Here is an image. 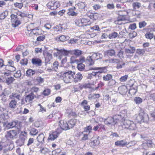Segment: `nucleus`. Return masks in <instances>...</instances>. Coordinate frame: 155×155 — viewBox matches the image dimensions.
Segmentation results:
<instances>
[{"instance_id":"473e14b6","label":"nucleus","mask_w":155,"mask_h":155,"mask_svg":"<svg viewBox=\"0 0 155 155\" xmlns=\"http://www.w3.org/2000/svg\"><path fill=\"white\" fill-rule=\"evenodd\" d=\"M118 36V33L115 32H114L108 35V37L109 39H111L112 38H117Z\"/></svg>"},{"instance_id":"b1692460","label":"nucleus","mask_w":155,"mask_h":155,"mask_svg":"<svg viewBox=\"0 0 155 155\" xmlns=\"http://www.w3.org/2000/svg\"><path fill=\"white\" fill-rule=\"evenodd\" d=\"M58 137L57 133L55 132H53L51 134H49V136L48 139L51 140H54Z\"/></svg>"},{"instance_id":"393cba45","label":"nucleus","mask_w":155,"mask_h":155,"mask_svg":"<svg viewBox=\"0 0 155 155\" xmlns=\"http://www.w3.org/2000/svg\"><path fill=\"white\" fill-rule=\"evenodd\" d=\"M16 105L17 101L15 99L12 100L9 104V107L12 109H15L16 106Z\"/></svg>"},{"instance_id":"bb28decb","label":"nucleus","mask_w":155,"mask_h":155,"mask_svg":"<svg viewBox=\"0 0 155 155\" xmlns=\"http://www.w3.org/2000/svg\"><path fill=\"white\" fill-rule=\"evenodd\" d=\"M130 49L125 48V52L126 53L129 54H133L134 53L136 50L135 48L133 47H130Z\"/></svg>"},{"instance_id":"0e129e2a","label":"nucleus","mask_w":155,"mask_h":155,"mask_svg":"<svg viewBox=\"0 0 155 155\" xmlns=\"http://www.w3.org/2000/svg\"><path fill=\"white\" fill-rule=\"evenodd\" d=\"M93 54H95L97 55V56L95 58H98V59H101L102 58L103 55L101 54L97 53H94Z\"/></svg>"},{"instance_id":"69168bd1","label":"nucleus","mask_w":155,"mask_h":155,"mask_svg":"<svg viewBox=\"0 0 155 155\" xmlns=\"http://www.w3.org/2000/svg\"><path fill=\"white\" fill-rule=\"evenodd\" d=\"M75 25L79 26H81V25H80V23H81V19H76L75 20Z\"/></svg>"},{"instance_id":"1a4fd4ad","label":"nucleus","mask_w":155,"mask_h":155,"mask_svg":"<svg viewBox=\"0 0 155 155\" xmlns=\"http://www.w3.org/2000/svg\"><path fill=\"white\" fill-rule=\"evenodd\" d=\"M97 55L95 54H92L91 56H89L87 58V60L88 61L90 62L89 65L91 66L94 64V60H98V58H95Z\"/></svg>"},{"instance_id":"0eeeda50","label":"nucleus","mask_w":155,"mask_h":155,"mask_svg":"<svg viewBox=\"0 0 155 155\" xmlns=\"http://www.w3.org/2000/svg\"><path fill=\"white\" fill-rule=\"evenodd\" d=\"M129 93L131 95L135 94L137 91V86L134 83L130 86Z\"/></svg>"},{"instance_id":"9d476101","label":"nucleus","mask_w":155,"mask_h":155,"mask_svg":"<svg viewBox=\"0 0 155 155\" xmlns=\"http://www.w3.org/2000/svg\"><path fill=\"white\" fill-rule=\"evenodd\" d=\"M59 126L63 130H66L69 129L68 123L66 121H60Z\"/></svg>"},{"instance_id":"4be33fe9","label":"nucleus","mask_w":155,"mask_h":155,"mask_svg":"<svg viewBox=\"0 0 155 155\" xmlns=\"http://www.w3.org/2000/svg\"><path fill=\"white\" fill-rule=\"evenodd\" d=\"M69 38V37L68 36H65L64 35H62L58 37H57L56 39L58 41H66Z\"/></svg>"},{"instance_id":"de8ad7c7","label":"nucleus","mask_w":155,"mask_h":155,"mask_svg":"<svg viewBox=\"0 0 155 155\" xmlns=\"http://www.w3.org/2000/svg\"><path fill=\"white\" fill-rule=\"evenodd\" d=\"M147 24V23L145 21H140L139 23V28H141L143 27H144Z\"/></svg>"},{"instance_id":"2f4dec72","label":"nucleus","mask_w":155,"mask_h":155,"mask_svg":"<svg viewBox=\"0 0 155 155\" xmlns=\"http://www.w3.org/2000/svg\"><path fill=\"white\" fill-rule=\"evenodd\" d=\"M77 5L79 8L81 9H84L86 6V5L85 2H79L77 4Z\"/></svg>"},{"instance_id":"49530a36","label":"nucleus","mask_w":155,"mask_h":155,"mask_svg":"<svg viewBox=\"0 0 155 155\" xmlns=\"http://www.w3.org/2000/svg\"><path fill=\"white\" fill-rule=\"evenodd\" d=\"M28 60L27 58H24L21 60L20 63L23 65H27L28 63Z\"/></svg>"},{"instance_id":"412c9836","label":"nucleus","mask_w":155,"mask_h":155,"mask_svg":"<svg viewBox=\"0 0 155 155\" xmlns=\"http://www.w3.org/2000/svg\"><path fill=\"white\" fill-rule=\"evenodd\" d=\"M10 94V91L7 89H5L4 91L2 92L0 96L2 97L3 99H6V97L8 96Z\"/></svg>"},{"instance_id":"20e7f679","label":"nucleus","mask_w":155,"mask_h":155,"mask_svg":"<svg viewBox=\"0 0 155 155\" xmlns=\"http://www.w3.org/2000/svg\"><path fill=\"white\" fill-rule=\"evenodd\" d=\"M21 132V130L17 128L16 130H12L7 131L5 137L8 139H13L17 138V134Z\"/></svg>"},{"instance_id":"ea45409f","label":"nucleus","mask_w":155,"mask_h":155,"mask_svg":"<svg viewBox=\"0 0 155 155\" xmlns=\"http://www.w3.org/2000/svg\"><path fill=\"white\" fill-rule=\"evenodd\" d=\"M120 91L121 93L125 94L127 91V89L126 86H123L120 87Z\"/></svg>"},{"instance_id":"338daca9","label":"nucleus","mask_w":155,"mask_h":155,"mask_svg":"<svg viewBox=\"0 0 155 155\" xmlns=\"http://www.w3.org/2000/svg\"><path fill=\"white\" fill-rule=\"evenodd\" d=\"M107 7L108 9H112L114 8L115 7L114 4H108L107 5Z\"/></svg>"},{"instance_id":"ddd939ff","label":"nucleus","mask_w":155,"mask_h":155,"mask_svg":"<svg viewBox=\"0 0 155 155\" xmlns=\"http://www.w3.org/2000/svg\"><path fill=\"white\" fill-rule=\"evenodd\" d=\"M31 62L34 65L40 66L41 64L42 61L39 58H34L32 59Z\"/></svg>"},{"instance_id":"72a5a7b5","label":"nucleus","mask_w":155,"mask_h":155,"mask_svg":"<svg viewBox=\"0 0 155 155\" xmlns=\"http://www.w3.org/2000/svg\"><path fill=\"white\" fill-rule=\"evenodd\" d=\"M77 68L80 71H83L84 69L85 65L83 64L82 63H80L77 64Z\"/></svg>"},{"instance_id":"a878e982","label":"nucleus","mask_w":155,"mask_h":155,"mask_svg":"<svg viewBox=\"0 0 155 155\" xmlns=\"http://www.w3.org/2000/svg\"><path fill=\"white\" fill-rule=\"evenodd\" d=\"M13 23L12 24V26L13 28H16L18 27L21 24V22L19 20H13Z\"/></svg>"},{"instance_id":"a211bd4d","label":"nucleus","mask_w":155,"mask_h":155,"mask_svg":"<svg viewBox=\"0 0 155 155\" xmlns=\"http://www.w3.org/2000/svg\"><path fill=\"white\" fill-rule=\"evenodd\" d=\"M77 123V120L75 119H71L70 120L68 123L69 126V129L73 128L75 125Z\"/></svg>"},{"instance_id":"79ce46f5","label":"nucleus","mask_w":155,"mask_h":155,"mask_svg":"<svg viewBox=\"0 0 155 155\" xmlns=\"http://www.w3.org/2000/svg\"><path fill=\"white\" fill-rule=\"evenodd\" d=\"M92 127L90 125L88 126L85 127L84 132L88 133V134L91 132Z\"/></svg>"},{"instance_id":"8fccbe9b","label":"nucleus","mask_w":155,"mask_h":155,"mask_svg":"<svg viewBox=\"0 0 155 155\" xmlns=\"http://www.w3.org/2000/svg\"><path fill=\"white\" fill-rule=\"evenodd\" d=\"M99 70H100V71L97 72L98 74H99L101 73L105 72L107 71V69L105 67H101Z\"/></svg>"},{"instance_id":"774afa93","label":"nucleus","mask_w":155,"mask_h":155,"mask_svg":"<svg viewBox=\"0 0 155 155\" xmlns=\"http://www.w3.org/2000/svg\"><path fill=\"white\" fill-rule=\"evenodd\" d=\"M62 130V129L60 127V128H57L56 130L54 132L56 133L57 135L58 136V135L61 132Z\"/></svg>"},{"instance_id":"13d9d810","label":"nucleus","mask_w":155,"mask_h":155,"mask_svg":"<svg viewBox=\"0 0 155 155\" xmlns=\"http://www.w3.org/2000/svg\"><path fill=\"white\" fill-rule=\"evenodd\" d=\"M16 142L18 143L19 145L20 146H21L24 145L25 141L18 139V140H17Z\"/></svg>"},{"instance_id":"c756f323","label":"nucleus","mask_w":155,"mask_h":155,"mask_svg":"<svg viewBox=\"0 0 155 155\" xmlns=\"http://www.w3.org/2000/svg\"><path fill=\"white\" fill-rule=\"evenodd\" d=\"M39 148H41L40 150V152L41 153L45 154L49 152V150L46 147L42 148L41 146H40Z\"/></svg>"},{"instance_id":"09e8293b","label":"nucleus","mask_w":155,"mask_h":155,"mask_svg":"<svg viewBox=\"0 0 155 155\" xmlns=\"http://www.w3.org/2000/svg\"><path fill=\"white\" fill-rule=\"evenodd\" d=\"M132 5L134 9H135L136 7H137V8H139L141 6V4L138 2H136L133 3Z\"/></svg>"},{"instance_id":"aec40b11","label":"nucleus","mask_w":155,"mask_h":155,"mask_svg":"<svg viewBox=\"0 0 155 155\" xmlns=\"http://www.w3.org/2000/svg\"><path fill=\"white\" fill-rule=\"evenodd\" d=\"M45 136L43 133H41L38 135L37 138L38 141L40 143L42 144H44V142Z\"/></svg>"},{"instance_id":"cd10ccee","label":"nucleus","mask_w":155,"mask_h":155,"mask_svg":"<svg viewBox=\"0 0 155 155\" xmlns=\"http://www.w3.org/2000/svg\"><path fill=\"white\" fill-rule=\"evenodd\" d=\"M113 78V76L110 74H107L103 77V79L104 81H109Z\"/></svg>"},{"instance_id":"9b49d317","label":"nucleus","mask_w":155,"mask_h":155,"mask_svg":"<svg viewBox=\"0 0 155 155\" xmlns=\"http://www.w3.org/2000/svg\"><path fill=\"white\" fill-rule=\"evenodd\" d=\"M115 54V51L113 49L108 50L104 51V57L106 56L112 57L114 56Z\"/></svg>"},{"instance_id":"c85d7f7f","label":"nucleus","mask_w":155,"mask_h":155,"mask_svg":"<svg viewBox=\"0 0 155 155\" xmlns=\"http://www.w3.org/2000/svg\"><path fill=\"white\" fill-rule=\"evenodd\" d=\"M134 101L137 104H140L143 101V99L139 97H135L134 99Z\"/></svg>"},{"instance_id":"052dcab7","label":"nucleus","mask_w":155,"mask_h":155,"mask_svg":"<svg viewBox=\"0 0 155 155\" xmlns=\"http://www.w3.org/2000/svg\"><path fill=\"white\" fill-rule=\"evenodd\" d=\"M45 35L40 36L37 38V40L38 41H43L45 39Z\"/></svg>"},{"instance_id":"680f3d73","label":"nucleus","mask_w":155,"mask_h":155,"mask_svg":"<svg viewBox=\"0 0 155 155\" xmlns=\"http://www.w3.org/2000/svg\"><path fill=\"white\" fill-rule=\"evenodd\" d=\"M129 28L132 30H134L136 28V23H133L130 24L129 27Z\"/></svg>"},{"instance_id":"f8f14e48","label":"nucleus","mask_w":155,"mask_h":155,"mask_svg":"<svg viewBox=\"0 0 155 155\" xmlns=\"http://www.w3.org/2000/svg\"><path fill=\"white\" fill-rule=\"evenodd\" d=\"M129 143H128L125 140H123L116 142L115 143V145L116 146L123 147L128 144Z\"/></svg>"},{"instance_id":"f704fd0d","label":"nucleus","mask_w":155,"mask_h":155,"mask_svg":"<svg viewBox=\"0 0 155 155\" xmlns=\"http://www.w3.org/2000/svg\"><path fill=\"white\" fill-rule=\"evenodd\" d=\"M85 62V58L84 56H81L79 59H76L75 61V63H76L78 64L79 63H82Z\"/></svg>"},{"instance_id":"f03ea898","label":"nucleus","mask_w":155,"mask_h":155,"mask_svg":"<svg viewBox=\"0 0 155 155\" xmlns=\"http://www.w3.org/2000/svg\"><path fill=\"white\" fill-rule=\"evenodd\" d=\"M149 119L148 114L143 110L141 109L140 110L139 115L136 118L137 122L140 123L142 122L147 123L149 122Z\"/></svg>"},{"instance_id":"39448f33","label":"nucleus","mask_w":155,"mask_h":155,"mask_svg":"<svg viewBox=\"0 0 155 155\" xmlns=\"http://www.w3.org/2000/svg\"><path fill=\"white\" fill-rule=\"evenodd\" d=\"M75 72H73L71 71H68L65 72H61L60 73L61 75H59L60 77H63V80L65 82L66 79L69 80L71 79V77L74 78V76L75 75Z\"/></svg>"},{"instance_id":"6e6552de","label":"nucleus","mask_w":155,"mask_h":155,"mask_svg":"<svg viewBox=\"0 0 155 155\" xmlns=\"http://www.w3.org/2000/svg\"><path fill=\"white\" fill-rule=\"evenodd\" d=\"M57 51H59V52L60 53V56H59L58 59L60 60L61 58V56L62 55L67 56L69 54H71V50L67 51L64 49L59 50L58 48L55 49Z\"/></svg>"},{"instance_id":"6ab92c4d","label":"nucleus","mask_w":155,"mask_h":155,"mask_svg":"<svg viewBox=\"0 0 155 155\" xmlns=\"http://www.w3.org/2000/svg\"><path fill=\"white\" fill-rule=\"evenodd\" d=\"M83 53L82 51L78 49H75L72 51L71 50V54H74L76 57H78Z\"/></svg>"},{"instance_id":"603ef678","label":"nucleus","mask_w":155,"mask_h":155,"mask_svg":"<svg viewBox=\"0 0 155 155\" xmlns=\"http://www.w3.org/2000/svg\"><path fill=\"white\" fill-rule=\"evenodd\" d=\"M128 78V76L127 75H125L121 77L120 78V80L121 82H124L127 80Z\"/></svg>"},{"instance_id":"6e6d98bb","label":"nucleus","mask_w":155,"mask_h":155,"mask_svg":"<svg viewBox=\"0 0 155 155\" xmlns=\"http://www.w3.org/2000/svg\"><path fill=\"white\" fill-rule=\"evenodd\" d=\"M14 6L15 7H18L19 8H21L23 7V4L21 3L16 2L14 3Z\"/></svg>"},{"instance_id":"a19ab883","label":"nucleus","mask_w":155,"mask_h":155,"mask_svg":"<svg viewBox=\"0 0 155 155\" xmlns=\"http://www.w3.org/2000/svg\"><path fill=\"white\" fill-rule=\"evenodd\" d=\"M145 35L146 38L150 39H151L153 37V34L150 32H147Z\"/></svg>"},{"instance_id":"423d86ee","label":"nucleus","mask_w":155,"mask_h":155,"mask_svg":"<svg viewBox=\"0 0 155 155\" xmlns=\"http://www.w3.org/2000/svg\"><path fill=\"white\" fill-rule=\"evenodd\" d=\"M118 13L117 14L119 16L117 18V21H119L126 20L125 16L128 13L127 12H126L125 10L123 11H120L118 12Z\"/></svg>"},{"instance_id":"58836bf2","label":"nucleus","mask_w":155,"mask_h":155,"mask_svg":"<svg viewBox=\"0 0 155 155\" xmlns=\"http://www.w3.org/2000/svg\"><path fill=\"white\" fill-rule=\"evenodd\" d=\"M38 132V130L35 128H32L30 132V134L32 135H35Z\"/></svg>"},{"instance_id":"5fc2aeb1","label":"nucleus","mask_w":155,"mask_h":155,"mask_svg":"<svg viewBox=\"0 0 155 155\" xmlns=\"http://www.w3.org/2000/svg\"><path fill=\"white\" fill-rule=\"evenodd\" d=\"M21 76V71L20 70L17 71L15 74L14 75V77L17 78H20Z\"/></svg>"},{"instance_id":"f257e3e1","label":"nucleus","mask_w":155,"mask_h":155,"mask_svg":"<svg viewBox=\"0 0 155 155\" xmlns=\"http://www.w3.org/2000/svg\"><path fill=\"white\" fill-rule=\"evenodd\" d=\"M124 114L120 112L119 114L115 115L113 117H108L104 119L105 123L107 125H114L119 121L121 122V125L123 128L130 130H134L137 128L136 124L133 121L125 120Z\"/></svg>"},{"instance_id":"3c124183","label":"nucleus","mask_w":155,"mask_h":155,"mask_svg":"<svg viewBox=\"0 0 155 155\" xmlns=\"http://www.w3.org/2000/svg\"><path fill=\"white\" fill-rule=\"evenodd\" d=\"M36 81L38 83L40 84L44 82V79L41 78V77H38L37 78Z\"/></svg>"},{"instance_id":"e433bc0d","label":"nucleus","mask_w":155,"mask_h":155,"mask_svg":"<svg viewBox=\"0 0 155 155\" xmlns=\"http://www.w3.org/2000/svg\"><path fill=\"white\" fill-rule=\"evenodd\" d=\"M58 62L57 61H55L53 64V65L52 66V68L53 70L56 71L57 69L58 68Z\"/></svg>"},{"instance_id":"f3484780","label":"nucleus","mask_w":155,"mask_h":155,"mask_svg":"<svg viewBox=\"0 0 155 155\" xmlns=\"http://www.w3.org/2000/svg\"><path fill=\"white\" fill-rule=\"evenodd\" d=\"M5 83L8 85H9L13 83L15 79L12 77H5Z\"/></svg>"},{"instance_id":"864d4df0","label":"nucleus","mask_w":155,"mask_h":155,"mask_svg":"<svg viewBox=\"0 0 155 155\" xmlns=\"http://www.w3.org/2000/svg\"><path fill=\"white\" fill-rule=\"evenodd\" d=\"M67 14L68 15H71L72 16H76L78 15V13L74 11H69L68 13Z\"/></svg>"},{"instance_id":"c03bdc74","label":"nucleus","mask_w":155,"mask_h":155,"mask_svg":"<svg viewBox=\"0 0 155 155\" xmlns=\"http://www.w3.org/2000/svg\"><path fill=\"white\" fill-rule=\"evenodd\" d=\"M51 90L49 89H46L44 90L42 94L45 96L48 95L50 93Z\"/></svg>"},{"instance_id":"4c0bfd02","label":"nucleus","mask_w":155,"mask_h":155,"mask_svg":"<svg viewBox=\"0 0 155 155\" xmlns=\"http://www.w3.org/2000/svg\"><path fill=\"white\" fill-rule=\"evenodd\" d=\"M148 51L145 49H138L137 50L136 52L140 55H143L145 52V51Z\"/></svg>"},{"instance_id":"a18cd8bd","label":"nucleus","mask_w":155,"mask_h":155,"mask_svg":"<svg viewBox=\"0 0 155 155\" xmlns=\"http://www.w3.org/2000/svg\"><path fill=\"white\" fill-rule=\"evenodd\" d=\"M116 83L115 81L112 78L109 81L108 83V85L109 86H113Z\"/></svg>"},{"instance_id":"e2e57ef3","label":"nucleus","mask_w":155,"mask_h":155,"mask_svg":"<svg viewBox=\"0 0 155 155\" xmlns=\"http://www.w3.org/2000/svg\"><path fill=\"white\" fill-rule=\"evenodd\" d=\"M10 17L12 20H19V18H18L17 16L14 14H12L11 15Z\"/></svg>"},{"instance_id":"c9c22d12","label":"nucleus","mask_w":155,"mask_h":155,"mask_svg":"<svg viewBox=\"0 0 155 155\" xmlns=\"http://www.w3.org/2000/svg\"><path fill=\"white\" fill-rule=\"evenodd\" d=\"M100 95L99 94H93L91 96L88 97V99L91 100V99H95L96 98H98L100 97Z\"/></svg>"},{"instance_id":"bf43d9fd","label":"nucleus","mask_w":155,"mask_h":155,"mask_svg":"<svg viewBox=\"0 0 155 155\" xmlns=\"http://www.w3.org/2000/svg\"><path fill=\"white\" fill-rule=\"evenodd\" d=\"M16 142L18 143L19 145L20 146H21L24 145L25 141L18 139V140H17Z\"/></svg>"},{"instance_id":"4d7b16f0","label":"nucleus","mask_w":155,"mask_h":155,"mask_svg":"<svg viewBox=\"0 0 155 155\" xmlns=\"http://www.w3.org/2000/svg\"><path fill=\"white\" fill-rule=\"evenodd\" d=\"M124 54V51L120 50L118 52L117 55L120 59L124 58L123 54Z\"/></svg>"},{"instance_id":"37998d69","label":"nucleus","mask_w":155,"mask_h":155,"mask_svg":"<svg viewBox=\"0 0 155 155\" xmlns=\"http://www.w3.org/2000/svg\"><path fill=\"white\" fill-rule=\"evenodd\" d=\"M89 16L91 18H93L94 20H96L99 17V15L97 13H95Z\"/></svg>"},{"instance_id":"dca6fc26","label":"nucleus","mask_w":155,"mask_h":155,"mask_svg":"<svg viewBox=\"0 0 155 155\" xmlns=\"http://www.w3.org/2000/svg\"><path fill=\"white\" fill-rule=\"evenodd\" d=\"M39 96L38 95V97H37L36 96L34 95V94L32 92H31L30 94L27 95L26 96L25 98V101H28V102H29L31 101H32V100L34 98V97H37L39 98Z\"/></svg>"},{"instance_id":"7c9ffc66","label":"nucleus","mask_w":155,"mask_h":155,"mask_svg":"<svg viewBox=\"0 0 155 155\" xmlns=\"http://www.w3.org/2000/svg\"><path fill=\"white\" fill-rule=\"evenodd\" d=\"M8 15V12L7 10H5L0 15V19H4Z\"/></svg>"},{"instance_id":"7ed1b4c3","label":"nucleus","mask_w":155,"mask_h":155,"mask_svg":"<svg viewBox=\"0 0 155 155\" xmlns=\"http://www.w3.org/2000/svg\"><path fill=\"white\" fill-rule=\"evenodd\" d=\"M20 123L18 120H12L11 122H8V121H7L3 123V125L5 128L7 129L12 128L14 127L18 128V126Z\"/></svg>"},{"instance_id":"2eb2a0df","label":"nucleus","mask_w":155,"mask_h":155,"mask_svg":"<svg viewBox=\"0 0 155 155\" xmlns=\"http://www.w3.org/2000/svg\"><path fill=\"white\" fill-rule=\"evenodd\" d=\"M38 71L29 69L27 70L26 72V75L28 77H31L35 73H38Z\"/></svg>"},{"instance_id":"4468645a","label":"nucleus","mask_w":155,"mask_h":155,"mask_svg":"<svg viewBox=\"0 0 155 155\" xmlns=\"http://www.w3.org/2000/svg\"><path fill=\"white\" fill-rule=\"evenodd\" d=\"M83 76L82 74L80 73H78L75 74V77L74 76V81L75 83L80 81L82 79Z\"/></svg>"},{"instance_id":"5701e85b","label":"nucleus","mask_w":155,"mask_h":155,"mask_svg":"<svg viewBox=\"0 0 155 155\" xmlns=\"http://www.w3.org/2000/svg\"><path fill=\"white\" fill-rule=\"evenodd\" d=\"M21 133L19 135V139L25 141V140L27 138V133L25 132H23L21 131Z\"/></svg>"}]
</instances>
